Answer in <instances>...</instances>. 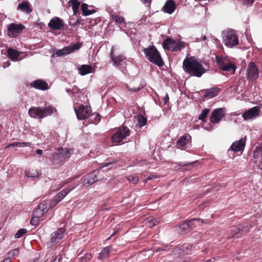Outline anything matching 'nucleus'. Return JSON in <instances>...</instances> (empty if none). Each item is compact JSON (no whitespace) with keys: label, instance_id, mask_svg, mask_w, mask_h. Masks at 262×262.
Segmentation results:
<instances>
[{"label":"nucleus","instance_id":"obj_1","mask_svg":"<svg viewBox=\"0 0 262 262\" xmlns=\"http://www.w3.org/2000/svg\"><path fill=\"white\" fill-rule=\"evenodd\" d=\"M184 71L191 76L201 77L207 71L203 64L194 57H186L183 62Z\"/></svg>","mask_w":262,"mask_h":262},{"label":"nucleus","instance_id":"obj_2","mask_svg":"<svg viewBox=\"0 0 262 262\" xmlns=\"http://www.w3.org/2000/svg\"><path fill=\"white\" fill-rule=\"evenodd\" d=\"M143 52L145 55V57L151 62L157 65L159 67H162L164 65V62L161 58L160 54L154 46H149L148 48H145Z\"/></svg>","mask_w":262,"mask_h":262},{"label":"nucleus","instance_id":"obj_3","mask_svg":"<svg viewBox=\"0 0 262 262\" xmlns=\"http://www.w3.org/2000/svg\"><path fill=\"white\" fill-rule=\"evenodd\" d=\"M55 108L51 106L45 107H34L29 110L28 114L32 118L42 119L53 113Z\"/></svg>","mask_w":262,"mask_h":262},{"label":"nucleus","instance_id":"obj_4","mask_svg":"<svg viewBox=\"0 0 262 262\" xmlns=\"http://www.w3.org/2000/svg\"><path fill=\"white\" fill-rule=\"evenodd\" d=\"M216 62L219 68L231 74H234L236 67L228 58L216 57Z\"/></svg>","mask_w":262,"mask_h":262},{"label":"nucleus","instance_id":"obj_5","mask_svg":"<svg viewBox=\"0 0 262 262\" xmlns=\"http://www.w3.org/2000/svg\"><path fill=\"white\" fill-rule=\"evenodd\" d=\"M223 34V42L226 46L232 48L238 43V37L234 30L224 31Z\"/></svg>","mask_w":262,"mask_h":262},{"label":"nucleus","instance_id":"obj_6","mask_svg":"<svg viewBox=\"0 0 262 262\" xmlns=\"http://www.w3.org/2000/svg\"><path fill=\"white\" fill-rule=\"evenodd\" d=\"M130 135L129 129L124 126L120 127L112 136L113 142L119 143L122 142L127 137Z\"/></svg>","mask_w":262,"mask_h":262},{"label":"nucleus","instance_id":"obj_7","mask_svg":"<svg viewBox=\"0 0 262 262\" xmlns=\"http://www.w3.org/2000/svg\"><path fill=\"white\" fill-rule=\"evenodd\" d=\"M102 179L103 178L101 176V171L98 170H94L84 177L82 182L83 185L85 186H88Z\"/></svg>","mask_w":262,"mask_h":262},{"label":"nucleus","instance_id":"obj_8","mask_svg":"<svg viewBox=\"0 0 262 262\" xmlns=\"http://www.w3.org/2000/svg\"><path fill=\"white\" fill-rule=\"evenodd\" d=\"M25 29V26L22 24L11 23L7 26L8 35L10 37L15 38L21 33Z\"/></svg>","mask_w":262,"mask_h":262},{"label":"nucleus","instance_id":"obj_9","mask_svg":"<svg viewBox=\"0 0 262 262\" xmlns=\"http://www.w3.org/2000/svg\"><path fill=\"white\" fill-rule=\"evenodd\" d=\"M81 43L76 42L73 45L65 47L61 49L57 50L55 54L57 57L67 55L72 53L75 50H79L81 48Z\"/></svg>","mask_w":262,"mask_h":262},{"label":"nucleus","instance_id":"obj_10","mask_svg":"<svg viewBox=\"0 0 262 262\" xmlns=\"http://www.w3.org/2000/svg\"><path fill=\"white\" fill-rule=\"evenodd\" d=\"M77 118L79 120H84L91 116L92 112L90 107L81 105L78 109L74 108Z\"/></svg>","mask_w":262,"mask_h":262},{"label":"nucleus","instance_id":"obj_11","mask_svg":"<svg viewBox=\"0 0 262 262\" xmlns=\"http://www.w3.org/2000/svg\"><path fill=\"white\" fill-rule=\"evenodd\" d=\"M247 78L250 80H255L258 77V69L253 61H251L248 64L247 70Z\"/></svg>","mask_w":262,"mask_h":262},{"label":"nucleus","instance_id":"obj_12","mask_svg":"<svg viewBox=\"0 0 262 262\" xmlns=\"http://www.w3.org/2000/svg\"><path fill=\"white\" fill-rule=\"evenodd\" d=\"M66 232V229L64 228H60L57 229L55 231L53 232L50 235V242L52 244L51 246L58 243L61 239Z\"/></svg>","mask_w":262,"mask_h":262},{"label":"nucleus","instance_id":"obj_13","mask_svg":"<svg viewBox=\"0 0 262 262\" xmlns=\"http://www.w3.org/2000/svg\"><path fill=\"white\" fill-rule=\"evenodd\" d=\"M248 231L249 228L247 226L246 227H242V226L239 227H237L236 226L232 227L230 230L231 235L228 236V238H238L242 234L248 232Z\"/></svg>","mask_w":262,"mask_h":262},{"label":"nucleus","instance_id":"obj_14","mask_svg":"<svg viewBox=\"0 0 262 262\" xmlns=\"http://www.w3.org/2000/svg\"><path fill=\"white\" fill-rule=\"evenodd\" d=\"M49 209L48 205V202L43 201L39 205L37 206L35 210L34 211L33 215L40 218L45 212H47Z\"/></svg>","mask_w":262,"mask_h":262},{"label":"nucleus","instance_id":"obj_15","mask_svg":"<svg viewBox=\"0 0 262 262\" xmlns=\"http://www.w3.org/2000/svg\"><path fill=\"white\" fill-rule=\"evenodd\" d=\"M259 107L256 106L245 111V112L243 114L242 117L245 120L252 119L259 115Z\"/></svg>","mask_w":262,"mask_h":262},{"label":"nucleus","instance_id":"obj_16","mask_svg":"<svg viewBox=\"0 0 262 262\" xmlns=\"http://www.w3.org/2000/svg\"><path fill=\"white\" fill-rule=\"evenodd\" d=\"M64 21L59 17L52 18L48 24L49 27L53 30H60L64 26Z\"/></svg>","mask_w":262,"mask_h":262},{"label":"nucleus","instance_id":"obj_17","mask_svg":"<svg viewBox=\"0 0 262 262\" xmlns=\"http://www.w3.org/2000/svg\"><path fill=\"white\" fill-rule=\"evenodd\" d=\"M224 109L222 108L214 110L210 117V122L213 124L219 123L224 117Z\"/></svg>","mask_w":262,"mask_h":262},{"label":"nucleus","instance_id":"obj_18","mask_svg":"<svg viewBox=\"0 0 262 262\" xmlns=\"http://www.w3.org/2000/svg\"><path fill=\"white\" fill-rule=\"evenodd\" d=\"M245 143L246 137L244 138H242L239 140L236 141L231 145V150L234 152L243 151L245 148Z\"/></svg>","mask_w":262,"mask_h":262},{"label":"nucleus","instance_id":"obj_19","mask_svg":"<svg viewBox=\"0 0 262 262\" xmlns=\"http://www.w3.org/2000/svg\"><path fill=\"white\" fill-rule=\"evenodd\" d=\"M176 9V3L173 0H167L161 10L165 13L171 14Z\"/></svg>","mask_w":262,"mask_h":262},{"label":"nucleus","instance_id":"obj_20","mask_svg":"<svg viewBox=\"0 0 262 262\" xmlns=\"http://www.w3.org/2000/svg\"><path fill=\"white\" fill-rule=\"evenodd\" d=\"M73 151L74 150L71 148H60L58 150L57 153L61 158V160H63V162H64L70 157V156L73 154Z\"/></svg>","mask_w":262,"mask_h":262},{"label":"nucleus","instance_id":"obj_21","mask_svg":"<svg viewBox=\"0 0 262 262\" xmlns=\"http://www.w3.org/2000/svg\"><path fill=\"white\" fill-rule=\"evenodd\" d=\"M191 139V136L188 134H185L182 137H181L177 141L176 146L177 148L181 149H184L185 148L186 145L188 143Z\"/></svg>","mask_w":262,"mask_h":262},{"label":"nucleus","instance_id":"obj_22","mask_svg":"<svg viewBox=\"0 0 262 262\" xmlns=\"http://www.w3.org/2000/svg\"><path fill=\"white\" fill-rule=\"evenodd\" d=\"M30 85L32 87L36 89L42 91H45L49 89L48 83L41 79H37L33 81L30 83Z\"/></svg>","mask_w":262,"mask_h":262},{"label":"nucleus","instance_id":"obj_23","mask_svg":"<svg viewBox=\"0 0 262 262\" xmlns=\"http://www.w3.org/2000/svg\"><path fill=\"white\" fill-rule=\"evenodd\" d=\"M17 9L27 14H30L32 12V9L28 1H23L19 3Z\"/></svg>","mask_w":262,"mask_h":262},{"label":"nucleus","instance_id":"obj_24","mask_svg":"<svg viewBox=\"0 0 262 262\" xmlns=\"http://www.w3.org/2000/svg\"><path fill=\"white\" fill-rule=\"evenodd\" d=\"M113 49L114 47H112L110 55L114 65L116 66L122 65V62H124V60L125 59V57L122 55H119L115 56L113 53Z\"/></svg>","mask_w":262,"mask_h":262},{"label":"nucleus","instance_id":"obj_25","mask_svg":"<svg viewBox=\"0 0 262 262\" xmlns=\"http://www.w3.org/2000/svg\"><path fill=\"white\" fill-rule=\"evenodd\" d=\"M253 156L256 159V162L259 163V168L262 170V145L257 147L253 153Z\"/></svg>","mask_w":262,"mask_h":262},{"label":"nucleus","instance_id":"obj_26","mask_svg":"<svg viewBox=\"0 0 262 262\" xmlns=\"http://www.w3.org/2000/svg\"><path fill=\"white\" fill-rule=\"evenodd\" d=\"M175 42L173 39L168 37L163 41L162 46L164 49L171 51Z\"/></svg>","mask_w":262,"mask_h":262},{"label":"nucleus","instance_id":"obj_27","mask_svg":"<svg viewBox=\"0 0 262 262\" xmlns=\"http://www.w3.org/2000/svg\"><path fill=\"white\" fill-rule=\"evenodd\" d=\"M179 249L183 254H191L193 251V246L189 244H183L180 247Z\"/></svg>","mask_w":262,"mask_h":262},{"label":"nucleus","instance_id":"obj_28","mask_svg":"<svg viewBox=\"0 0 262 262\" xmlns=\"http://www.w3.org/2000/svg\"><path fill=\"white\" fill-rule=\"evenodd\" d=\"M111 247H106L103 248L101 250L99 255L98 257V258L100 260H103L108 258L110 256V254L111 252Z\"/></svg>","mask_w":262,"mask_h":262},{"label":"nucleus","instance_id":"obj_29","mask_svg":"<svg viewBox=\"0 0 262 262\" xmlns=\"http://www.w3.org/2000/svg\"><path fill=\"white\" fill-rule=\"evenodd\" d=\"M92 67L89 65H82L79 69V73L81 75H85L92 72Z\"/></svg>","mask_w":262,"mask_h":262},{"label":"nucleus","instance_id":"obj_30","mask_svg":"<svg viewBox=\"0 0 262 262\" xmlns=\"http://www.w3.org/2000/svg\"><path fill=\"white\" fill-rule=\"evenodd\" d=\"M219 92V89L217 88H212L210 89L206 90V93L204 94L205 97L212 98L216 96Z\"/></svg>","mask_w":262,"mask_h":262},{"label":"nucleus","instance_id":"obj_31","mask_svg":"<svg viewBox=\"0 0 262 262\" xmlns=\"http://www.w3.org/2000/svg\"><path fill=\"white\" fill-rule=\"evenodd\" d=\"M8 55L9 58L11 59L12 60L16 61L18 58L19 54L14 49H8Z\"/></svg>","mask_w":262,"mask_h":262},{"label":"nucleus","instance_id":"obj_32","mask_svg":"<svg viewBox=\"0 0 262 262\" xmlns=\"http://www.w3.org/2000/svg\"><path fill=\"white\" fill-rule=\"evenodd\" d=\"M190 223H186L184 222L182 223L180 226V231L181 234H185L189 232L190 230Z\"/></svg>","mask_w":262,"mask_h":262},{"label":"nucleus","instance_id":"obj_33","mask_svg":"<svg viewBox=\"0 0 262 262\" xmlns=\"http://www.w3.org/2000/svg\"><path fill=\"white\" fill-rule=\"evenodd\" d=\"M26 175L28 178H36L40 176V173L36 169H31L25 171Z\"/></svg>","mask_w":262,"mask_h":262},{"label":"nucleus","instance_id":"obj_34","mask_svg":"<svg viewBox=\"0 0 262 262\" xmlns=\"http://www.w3.org/2000/svg\"><path fill=\"white\" fill-rule=\"evenodd\" d=\"M88 5L85 3H83L81 5V10L83 15L85 16L91 15L96 12L94 10H89L88 9Z\"/></svg>","mask_w":262,"mask_h":262},{"label":"nucleus","instance_id":"obj_35","mask_svg":"<svg viewBox=\"0 0 262 262\" xmlns=\"http://www.w3.org/2000/svg\"><path fill=\"white\" fill-rule=\"evenodd\" d=\"M186 43L183 41L175 42L173 48L172 49V52H177L181 51L182 49L185 47Z\"/></svg>","mask_w":262,"mask_h":262},{"label":"nucleus","instance_id":"obj_36","mask_svg":"<svg viewBox=\"0 0 262 262\" xmlns=\"http://www.w3.org/2000/svg\"><path fill=\"white\" fill-rule=\"evenodd\" d=\"M52 162L55 165H61L64 162L61 160V158L60 156L58 155L57 152L54 153L52 157Z\"/></svg>","mask_w":262,"mask_h":262},{"label":"nucleus","instance_id":"obj_37","mask_svg":"<svg viewBox=\"0 0 262 262\" xmlns=\"http://www.w3.org/2000/svg\"><path fill=\"white\" fill-rule=\"evenodd\" d=\"M72 5V9L74 14H76L78 11L80 6V2L78 0H70L69 2Z\"/></svg>","mask_w":262,"mask_h":262},{"label":"nucleus","instance_id":"obj_38","mask_svg":"<svg viewBox=\"0 0 262 262\" xmlns=\"http://www.w3.org/2000/svg\"><path fill=\"white\" fill-rule=\"evenodd\" d=\"M31 145L30 142H14L13 143L9 144L7 147H15V146H30Z\"/></svg>","mask_w":262,"mask_h":262},{"label":"nucleus","instance_id":"obj_39","mask_svg":"<svg viewBox=\"0 0 262 262\" xmlns=\"http://www.w3.org/2000/svg\"><path fill=\"white\" fill-rule=\"evenodd\" d=\"M19 251L18 248H16L14 249H13L12 250L10 251L8 253V257H10V260H11V258H15V257H17L19 255Z\"/></svg>","mask_w":262,"mask_h":262},{"label":"nucleus","instance_id":"obj_40","mask_svg":"<svg viewBox=\"0 0 262 262\" xmlns=\"http://www.w3.org/2000/svg\"><path fill=\"white\" fill-rule=\"evenodd\" d=\"M92 258V255L91 253H86L84 256L80 258V262H89Z\"/></svg>","mask_w":262,"mask_h":262},{"label":"nucleus","instance_id":"obj_41","mask_svg":"<svg viewBox=\"0 0 262 262\" xmlns=\"http://www.w3.org/2000/svg\"><path fill=\"white\" fill-rule=\"evenodd\" d=\"M210 112V110L208 108H205L204 109L201 113L200 114L199 119L201 120H204V119L206 118L207 116L208 115V113Z\"/></svg>","mask_w":262,"mask_h":262},{"label":"nucleus","instance_id":"obj_42","mask_svg":"<svg viewBox=\"0 0 262 262\" xmlns=\"http://www.w3.org/2000/svg\"><path fill=\"white\" fill-rule=\"evenodd\" d=\"M68 193L64 190H62L59 192L56 196L55 198L58 199V201L60 202Z\"/></svg>","mask_w":262,"mask_h":262},{"label":"nucleus","instance_id":"obj_43","mask_svg":"<svg viewBox=\"0 0 262 262\" xmlns=\"http://www.w3.org/2000/svg\"><path fill=\"white\" fill-rule=\"evenodd\" d=\"M138 124L140 127L144 126L147 122V119L142 115H140L138 118Z\"/></svg>","mask_w":262,"mask_h":262},{"label":"nucleus","instance_id":"obj_44","mask_svg":"<svg viewBox=\"0 0 262 262\" xmlns=\"http://www.w3.org/2000/svg\"><path fill=\"white\" fill-rule=\"evenodd\" d=\"M127 179L133 184H136L139 181V177L136 174L129 175L127 177Z\"/></svg>","mask_w":262,"mask_h":262},{"label":"nucleus","instance_id":"obj_45","mask_svg":"<svg viewBox=\"0 0 262 262\" xmlns=\"http://www.w3.org/2000/svg\"><path fill=\"white\" fill-rule=\"evenodd\" d=\"M195 221L198 222H201L202 223H203V220L199 218H193L186 222V223H190V230H192L195 227L193 224V222Z\"/></svg>","mask_w":262,"mask_h":262},{"label":"nucleus","instance_id":"obj_46","mask_svg":"<svg viewBox=\"0 0 262 262\" xmlns=\"http://www.w3.org/2000/svg\"><path fill=\"white\" fill-rule=\"evenodd\" d=\"M27 232V229L22 228L19 229L14 235L15 238H19L22 237Z\"/></svg>","mask_w":262,"mask_h":262},{"label":"nucleus","instance_id":"obj_47","mask_svg":"<svg viewBox=\"0 0 262 262\" xmlns=\"http://www.w3.org/2000/svg\"><path fill=\"white\" fill-rule=\"evenodd\" d=\"M79 185V183L78 182H74L72 185H70L68 187L64 188V190L67 191L68 193H69L72 190L75 189Z\"/></svg>","mask_w":262,"mask_h":262},{"label":"nucleus","instance_id":"obj_48","mask_svg":"<svg viewBox=\"0 0 262 262\" xmlns=\"http://www.w3.org/2000/svg\"><path fill=\"white\" fill-rule=\"evenodd\" d=\"M160 222L159 219L157 218H152L150 220H149L148 223L149 227L151 228L155 226L156 224H157Z\"/></svg>","mask_w":262,"mask_h":262},{"label":"nucleus","instance_id":"obj_49","mask_svg":"<svg viewBox=\"0 0 262 262\" xmlns=\"http://www.w3.org/2000/svg\"><path fill=\"white\" fill-rule=\"evenodd\" d=\"M194 163V162H180L178 164V166H176L174 167L175 169L178 170V166H182V167H186L187 166H189L190 165L193 164Z\"/></svg>","mask_w":262,"mask_h":262},{"label":"nucleus","instance_id":"obj_50","mask_svg":"<svg viewBox=\"0 0 262 262\" xmlns=\"http://www.w3.org/2000/svg\"><path fill=\"white\" fill-rule=\"evenodd\" d=\"M113 18L115 21L118 24L124 23V19L122 16L116 15L113 16Z\"/></svg>","mask_w":262,"mask_h":262},{"label":"nucleus","instance_id":"obj_51","mask_svg":"<svg viewBox=\"0 0 262 262\" xmlns=\"http://www.w3.org/2000/svg\"><path fill=\"white\" fill-rule=\"evenodd\" d=\"M39 219L40 218L33 215L30 221L31 224L33 226L37 225L39 223Z\"/></svg>","mask_w":262,"mask_h":262},{"label":"nucleus","instance_id":"obj_52","mask_svg":"<svg viewBox=\"0 0 262 262\" xmlns=\"http://www.w3.org/2000/svg\"><path fill=\"white\" fill-rule=\"evenodd\" d=\"M60 202L58 201V199L55 197V198L50 202V205H48V206L50 208H53L58 203Z\"/></svg>","mask_w":262,"mask_h":262},{"label":"nucleus","instance_id":"obj_53","mask_svg":"<svg viewBox=\"0 0 262 262\" xmlns=\"http://www.w3.org/2000/svg\"><path fill=\"white\" fill-rule=\"evenodd\" d=\"M74 179V178H71L69 179L67 181H66L63 182L61 183L60 184H59L58 189L62 188L65 185L70 183Z\"/></svg>","mask_w":262,"mask_h":262},{"label":"nucleus","instance_id":"obj_54","mask_svg":"<svg viewBox=\"0 0 262 262\" xmlns=\"http://www.w3.org/2000/svg\"><path fill=\"white\" fill-rule=\"evenodd\" d=\"M62 258V256L60 254L57 255L53 260H51L50 261H48V260H46L45 262H60Z\"/></svg>","mask_w":262,"mask_h":262},{"label":"nucleus","instance_id":"obj_55","mask_svg":"<svg viewBox=\"0 0 262 262\" xmlns=\"http://www.w3.org/2000/svg\"><path fill=\"white\" fill-rule=\"evenodd\" d=\"M143 88V86H141V87H138V88H130L129 86H127V88L130 90V91H132V92H138L140 90H141L142 88Z\"/></svg>","mask_w":262,"mask_h":262},{"label":"nucleus","instance_id":"obj_56","mask_svg":"<svg viewBox=\"0 0 262 262\" xmlns=\"http://www.w3.org/2000/svg\"><path fill=\"white\" fill-rule=\"evenodd\" d=\"M158 178V176L157 175H150L148 176L145 180V182H147L148 181H150L153 179H157Z\"/></svg>","mask_w":262,"mask_h":262},{"label":"nucleus","instance_id":"obj_57","mask_svg":"<svg viewBox=\"0 0 262 262\" xmlns=\"http://www.w3.org/2000/svg\"><path fill=\"white\" fill-rule=\"evenodd\" d=\"M92 116H95V123L98 122L100 120V116L98 114H93Z\"/></svg>","mask_w":262,"mask_h":262},{"label":"nucleus","instance_id":"obj_58","mask_svg":"<svg viewBox=\"0 0 262 262\" xmlns=\"http://www.w3.org/2000/svg\"><path fill=\"white\" fill-rule=\"evenodd\" d=\"M169 100V97L167 94H165V96L163 98V101L164 102V103L165 104H166Z\"/></svg>","mask_w":262,"mask_h":262},{"label":"nucleus","instance_id":"obj_59","mask_svg":"<svg viewBox=\"0 0 262 262\" xmlns=\"http://www.w3.org/2000/svg\"><path fill=\"white\" fill-rule=\"evenodd\" d=\"M254 2V0H243V3L244 4H253Z\"/></svg>","mask_w":262,"mask_h":262},{"label":"nucleus","instance_id":"obj_60","mask_svg":"<svg viewBox=\"0 0 262 262\" xmlns=\"http://www.w3.org/2000/svg\"><path fill=\"white\" fill-rule=\"evenodd\" d=\"M141 1H142V2L143 3H144L145 4H146V5H150V3H151V0H141Z\"/></svg>","mask_w":262,"mask_h":262},{"label":"nucleus","instance_id":"obj_61","mask_svg":"<svg viewBox=\"0 0 262 262\" xmlns=\"http://www.w3.org/2000/svg\"><path fill=\"white\" fill-rule=\"evenodd\" d=\"M36 153L37 155H41L42 154V150L41 149H37L36 150Z\"/></svg>","mask_w":262,"mask_h":262},{"label":"nucleus","instance_id":"obj_62","mask_svg":"<svg viewBox=\"0 0 262 262\" xmlns=\"http://www.w3.org/2000/svg\"><path fill=\"white\" fill-rule=\"evenodd\" d=\"M1 262H11V260H10V257H7Z\"/></svg>","mask_w":262,"mask_h":262},{"label":"nucleus","instance_id":"obj_63","mask_svg":"<svg viewBox=\"0 0 262 262\" xmlns=\"http://www.w3.org/2000/svg\"><path fill=\"white\" fill-rule=\"evenodd\" d=\"M215 260V258H211L210 259L207 260L206 262H214Z\"/></svg>","mask_w":262,"mask_h":262},{"label":"nucleus","instance_id":"obj_64","mask_svg":"<svg viewBox=\"0 0 262 262\" xmlns=\"http://www.w3.org/2000/svg\"><path fill=\"white\" fill-rule=\"evenodd\" d=\"M161 250H164V249H163L162 248H158L156 250H155V251L156 252H158V251H161Z\"/></svg>","mask_w":262,"mask_h":262}]
</instances>
